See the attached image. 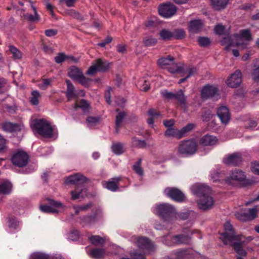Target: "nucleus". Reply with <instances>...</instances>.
<instances>
[{"mask_svg":"<svg viewBox=\"0 0 259 259\" xmlns=\"http://www.w3.org/2000/svg\"><path fill=\"white\" fill-rule=\"evenodd\" d=\"M228 1L229 0H210L212 8L217 11L224 9L226 7Z\"/></svg>","mask_w":259,"mask_h":259,"instance_id":"obj_29","label":"nucleus"},{"mask_svg":"<svg viewBox=\"0 0 259 259\" xmlns=\"http://www.w3.org/2000/svg\"><path fill=\"white\" fill-rule=\"evenodd\" d=\"M248 216L250 220H252L257 217V206H255L252 208L248 209Z\"/></svg>","mask_w":259,"mask_h":259,"instance_id":"obj_56","label":"nucleus"},{"mask_svg":"<svg viewBox=\"0 0 259 259\" xmlns=\"http://www.w3.org/2000/svg\"><path fill=\"white\" fill-rule=\"evenodd\" d=\"M13 188L12 184L8 181L0 182V194L7 195L10 194Z\"/></svg>","mask_w":259,"mask_h":259,"instance_id":"obj_28","label":"nucleus"},{"mask_svg":"<svg viewBox=\"0 0 259 259\" xmlns=\"http://www.w3.org/2000/svg\"><path fill=\"white\" fill-rule=\"evenodd\" d=\"M57 64H61L66 60V55L64 53H60L54 58Z\"/></svg>","mask_w":259,"mask_h":259,"instance_id":"obj_53","label":"nucleus"},{"mask_svg":"<svg viewBox=\"0 0 259 259\" xmlns=\"http://www.w3.org/2000/svg\"><path fill=\"white\" fill-rule=\"evenodd\" d=\"M232 181L241 184L243 186H247L250 184L249 181L246 179L245 172L239 169L232 170L230 173L229 177L226 179V182L228 184H231Z\"/></svg>","mask_w":259,"mask_h":259,"instance_id":"obj_3","label":"nucleus"},{"mask_svg":"<svg viewBox=\"0 0 259 259\" xmlns=\"http://www.w3.org/2000/svg\"><path fill=\"white\" fill-rule=\"evenodd\" d=\"M102 217V212L100 208H96L93 215H87L82 217L81 221L86 224H91L95 223L98 219Z\"/></svg>","mask_w":259,"mask_h":259,"instance_id":"obj_17","label":"nucleus"},{"mask_svg":"<svg viewBox=\"0 0 259 259\" xmlns=\"http://www.w3.org/2000/svg\"><path fill=\"white\" fill-rule=\"evenodd\" d=\"M175 100L178 103L182 106L186 111L187 109V97L185 95L184 91L182 89L179 90L175 93Z\"/></svg>","mask_w":259,"mask_h":259,"instance_id":"obj_23","label":"nucleus"},{"mask_svg":"<svg viewBox=\"0 0 259 259\" xmlns=\"http://www.w3.org/2000/svg\"><path fill=\"white\" fill-rule=\"evenodd\" d=\"M9 51L12 55V59L14 60H20L22 58V53L16 47L13 45H9Z\"/></svg>","mask_w":259,"mask_h":259,"instance_id":"obj_32","label":"nucleus"},{"mask_svg":"<svg viewBox=\"0 0 259 259\" xmlns=\"http://www.w3.org/2000/svg\"><path fill=\"white\" fill-rule=\"evenodd\" d=\"M126 114L124 112H120L116 117L115 124L117 126H121L123 118H124Z\"/></svg>","mask_w":259,"mask_h":259,"instance_id":"obj_55","label":"nucleus"},{"mask_svg":"<svg viewBox=\"0 0 259 259\" xmlns=\"http://www.w3.org/2000/svg\"><path fill=\"white\" fill-rule=\"evenodd\" d=\"M235 216L238 220L242 222L251 221L249 216H248V213L246 212H238L235 213Z\"/></svg>","mask_w":259,"mask_h":259,"instance_id":"obj_51","label":"nucleus"},{"mask_svg":"<svg viewBox=\"0 0 259 259\" xmlns=\"http://www.w3.org/2000/svg\"><path fill=\"white\" fill-rule=\"evenodd\" d=\"M160 39L164 41L170 40L172 38V32L167 29H162L159 32Z\"/></svg>","mask_w":259,"mask_h":259,"instance_id":"obj_35","label":"nucleus"},{"mask_svg":"<svg viewBox=\"0 0 259 259\" xmlns=\"http://www.w3.org/2000/svg\"><path fill=\"white\" fill-rule=\"evenodd\" d=\"M162 96L163 98L168 100H175V93L172 92H168L167 90H165L161 92Z\"/></svg>","mask_w":259,"mask_h":259,"instance_id":"obj_57","label":"nucleus"},{"mask_svg":"<svg viewBox=\"0 0 259 259\" xmlns=\"http://www.w3.org/2000/svg\"><path fill=\"white\" fill-rule=\"evenodd\" d=\"M51 81V79H44L42 82L39 84V87L42 90H46L50 85Z\"/></svg>","mask_w":259,"mask_h":259,"instance_id":"obj_60","label":"nucleus"},{"mask_svg":"<svg viewBox=\"0 0 259 259\" xmlns=\"http://www.w3.org/2000/svg\"><path fill=\"white\" fill-rule=\"evenodd\" d=\"M191 191L194 195L200 198L208 196L211 193V189L208 186L202 185H195L193 186Z\"/></svg>","mask_w":259,"mask_h":259,"instance_id":"obj_15","label":"nucleus"},{"mask_svg":"<svg viewBox=\"0 0 259 259\" xmlns=\"http://www.w3.org/2000/svg\"><path fill=\"white\" fill-rule=\"evenodd\" d=\"M233 246L235 252L239 255V256H246L247 252L245 250L242 246H240V244L238 243H233L230 244Z\"/></svg>","mask_w":259,"mask_h":259,"instance_id":"obj_38","label":"nucleus"},{"mask_svg":"<svg viewBox=\"0 0 259 259\" xmlns=\"http://www.w3.org/2000/svg\"><path fill=\"white\" fill-rule=\"evenodd\" d=\"M7 142L6 139L0 135V152H5L7 150Z\"/></svg>","mask_w":259,"mask_h":259,"instance_id":"obj_54","label":"nucleus"},{"mask_svg":"<svg viewBox=\"0 0 259 259\" xmlns=\"http://www.w3.org/2000/svg\"><path fill=\"white\" fill-rule=\"evenodd\" d=\"M164 193L172 200L177 202L185 201V194L179 189L175 187H168L164 190Z\"/></svg>","mask_w":259,"mask_h":259,"instance_id":"obj_5","label":"nucleus"},{"mask_svg":"<svg viewBox=\"0 0 259 259\" xmlns=\"http://www.w3.org/2000/svg\"><path fill=\"white\" fill-rule=\"evenodd\" d=\"M203 26L201 20H194L190 22L188 29L191 33H197L201 30Z\"/></svg>","mask_w":259,"mask_h":259,"instance_id":"obj_26","label":"nucleus"},{"mask_svg":"<svg viewBox=\"0 0 259 259\" xmlns=\"http://www.w3.org/2000/svg\"><path fill=\"white\" fill-rule=\"evenodd\" d=\"M82 73V71L74 66L70 67L68 71V76L74 80H77Z\"/></svg>","mask_w":259,"mask_h":259,"instance_id":"obj_31","label":"nucleus"},{"mask_svg":"<svg viewBox=\"0 0 259 259\" xmlns=\"http://www.w3.org/2000/svg\"><path fill=\"white\" fill-rule=\"evenodd\" d=\"M31 259H50V256L46 254L37 253L32 255Z\"/></svg>","mask_w":259,"mask_h":259,"instance_id":"obj_59","label":"nucleus"},{"mask_svg":"<svg viewBox=\"0 0 259 259\" xmlns=\"http://www.w3.org/2000/svg\"><path fill=\"white\" fill-rule=\"evenodd\" d=\"M242 235H236L234 236V238H232V240H230L229 241V243H230V244H233V243H238L240 244V246H242L243 245L246 243L245 240L242 241Z\"/></svg>","mask_w":259,"mask_h":259,"instance_id":"obj_49","label":"nucleus"},{"mask_svg":"<svg viewBox=\"0 0 259 259\" xmlns=\"http://www.w3.org/2000/svg\"><path fill=\"white\" fill-rule=\"evenodd\" d=\"M132 145L134 147L144 148L146 146V143L144 140H141L134 137L132 138Z\"/></svg>","mask_w":259,"mask_h":259,"instance_id":"obj_39","label":"nucleus"},{"mask_svg":"<svg viewBox=\"0 0 259 259\" xmlns=\"http://www.w3.org/2000/svg\"><path fill=\"white\" fill-rule=\"evenodd\" d=\"M178 259H189L192 255L188 250H181L176 253Z\"/></svg>","mask_w":259,"mask_h":259,"instance_id":"obj_41","label":"nucleus"},{"mask_svg":"<svg viewBox=\"0 0 259 259\" xmlns=\"http://www.w3.org/2000/svg\"><path fill=\"white\" fill-rule=\"evenodd\" d=\"M76 80H78V82L82 85L88 87L89 85V82L91 79L87 78L83 75V73H82Z\"/></svg>","mask_w":259,"mask_h":259,"instance_id":"obj_52","label":"nucleus"},{"mask_svg":"<svg viewBox=\"0 0 259 259\" xmlns=\"http://www.w3.org/2000/svg\"><path fill=\"white\" fill-rule=\"evenodd\" d=\"M174 60V57L168 55L166 57H162L159 59L157 61V63L160 67L164 68L167 65L172 64Z\"/></svg>","mask_w":259,"mask_h":259,"instance_id":"obj_30","label":"nucleus"},{"mask_svg":"<svg viewBox=\"0 0 259 259\" xmlns=\"http://www.w3.org/2000/svg\"><path fill=\"white\" fill-rule=\"evenodd\" d=\"M142 160L141 158H139L133 166V170L140 176H142L144 174V170L141 167Z\"/></svg>","mask_w":259,"mask_h":259,"instance_id":"obj_42","label":"nucleus"},{"mask_svg":"<svg viewBox=\"0 0 259 259\" xmlns=\"http://www.w3.org/2000/svg\"><path fill=\"white\" fill-rule=\"evenodd\" d=\"M132 259H145L144 254L140 253L137 251L131 253Z\"/></svg>","mask_w":259,"mask_h":259,"instance_id":"obj_63","label":"nucleus"},{"mask_svg":"<svg viewBox=\"0 0 259 259\" xmlns=\"http://www.w3.org/2000/svg\"><path fill=\"white\" fill-rule=\"evenodd\" d=\"M105 254V250L102 248H96L91 251V254L95 259L102 258Z\"/></svg>","mask_w":259,"mask_h":259,"instance_id":"obj_43","label":"nucleus"},{"mask_svg":"<svg viewBox=\"0 0 259 259\" xmlns=\"http://www.w3.org/2000/svg\"><path fill=\"white\" fill-rule=\"evenodd\" d=\"M235 37L237 38V41H239L240 42H243L241 40L242 37L245 38L247 40H250L251 39L250 31L247 29L242 30L240 33V36L236 34Z\"/></svg>","mask_w":259,"mask_h":259,"instance_id":"obj_36","label":"nucleus"},{"mask_svg":"<svg viewBox=\"0 0 259 259\" xmlns=\"http://www.w3.org/2000/svg\"><path fill=\"white\" fill-rule=\"evenodd\" d=\"M33 127L37 132L43 137L50 138L53 137V128L50 123L45 119L35 120Z\"/></svg>","mask_w":259,"mask_h":259,"instance_id":"obj_1","label":"nucleus"},{"mask_svg":"<svg viewBox=\"0 0 259 259\" xmlns=\"http://www.w3.org/2000/svg\"><path fill=\"white\" fill-rule=\"evenodd\" d=\"M39 97V93L37 91H34L31 93V96L29 98V101L32 105H37L39 103L38 98Z\"/></svg>","mask_w":259,"mask_h":259,"instance_id":"obj_46","label":"nucleus"},{"mask_svg":"<svg viewBox=\"0 0 259 259\" xmlns=\"http://www.w3.org/2000/svg\"><path fill=\"white\" fill-rule=\"evenodd\" d=\"M121 179L120 177L113 178L103 183V186L111 191H116L119 189V182Z\"/></svg>","mask_w":259,"mask_h":259,"instance_id":"obj_21","label":"nucleus"},{"mask_svg":"<svg viewBox=\"0 0 259 259\" xmlns=\"http://www.w3.org/2000/svg\"><path fill=\"white\" fill-rule=\"evenodd\" d=\"M66 82L67 85L66 96L68 101H70L73 98H76L77 95L75 93V88L69 80H66Z\"/></svg>","mask_w":259,"mask_h":259,"instance_id":"obj_27","label":"nucleus"},{"mask_svg":"<svg viewBox=\"0 0 259 259\" xmlns=\"http://www.w3.org/2000/svg\"><path fill=\"white\" fill-rule=\"evenodd\" d=\"M138 86L141 90L147 92L150 89V84L146 80L142 79L138 81Z\"/></svg>","mask_w":259,"mask_h":259,"instance_id":"obj_50","label":"nucleus"},{"mask_svg":"<svg viewBox=\"0 0 259 259\" xmlns=\"http://www.w3.org/2000/svg\"><path fill=\"white\" fill-rule=\"evenodd\" d=\"M203 121H208L212 117V115L210 111H206L203 113L201 116Z\"/></svg>","mask_w":259,"mask_h":259,"instance_id":"obj_62","label":"nucleus"},{"mask_svg":"<svg viewBox=\"0 0 259 259\" xmlns=\"http://www.w3.org/2000/svg\"><path fill=\"white\" fill-rule=\"evenodd\" d=\"M201 97L203 99L212 98H218L219 96L218 89L212 85H206L204 86L201 93Z\"/></svg>","mask_w":259,"mask_h":259,"instance_id":"obj_13","label":"nucleus"},{"mask_svg":"<svg viewBox=\"0 0 259 259\" xmlns=\"http://www.w3.org/2000/svg\"><path fill=\"white\" fill-rule=\"evenodd\" d=\"M194 127V124L192 123H189L183 127L181 130H180L181 133L182 134V137L185 133L191 131Z\"/></svg>","mask_w":259,"mask_h":259,"instance_id":"obj_58","label":"nucleus"},{"mask_svg":"<svg viewBox=\"0 0 259 259\" xmlns=\"http://www.w3.org/2000/svg\"><path fill=\"white\" fill-rule=\"evenodd\" d=\"M113 152L117 155H120L123 153V145L120 143L114 144L112 146Z\"/></svg>","mask_w":259,"mask_h":259,"instance_id":"obj_48","label":"nucleus"},{"mask_svg":"<svg viewBox=\"0 0 259 259\" xmlns=\"http://www.w3.org/2000/svg\"><path fill=\"white\" fill-rule=\"evenodd\" d=\"M218 142L217 137L206 134L200 139V144L205 146H211L215 145Z\"/></svg>","mask_w":259,"mask_h":259,"instance_id":"obj_24","label":"nucleus"},{"mask_svg":"<svg viewBox=\"0 0 259 259\" xmlns=\"http://www.w3.org/2000/svg\"><path fill=\"white\" fill-rule=\"evenodd\" d=\"M168 71L172 73H180L183 71V68L181 66H178L177 65H175L172 67H169L168 68Z\"/></svg>","mask_w":259,"mask_h":259,"instance_id":"obj_61","label":"nucleus"},{"mask_svg":"<svg viewBox=\"0 0 259 259\" xmlns=\"http://www.w3.org/2000/svg\"><path fill=\"white\" fill-rule=\"evenodd\" d=\"M49 205H41L39 208L41 211L47 213H58V210L56 208H61L63 207V204L59 201H56L52 199H47Z\"/></svg>","mask_w":259,"mask_h":259,"instance_id":"obj_10","label":"nucleus"},{"mask_svg":"<svg viewBox=\"0 0 259 259\" xmlns=\"http://www.w3.org/2000/svg\"><path fill=\"white\" fill-rule=\"evenodd\" d=\"M251 168L253 173L259 175V162L255 161L252 163Z\"/></svg>","mask_w":259,"mask_h":259,"instance_id":"obj_64","label":"nucleus"},{"mask_svg":"<svg viewBox=\"0 0 259 259\" xmlns=\"http://www.w3.org/2000/svg\"><path fill=\"white\" fill-rule=\"evenodd\" d=\"M137 246L141 249L146 250L149 252H154L155 246L152 241L147 237H139L136 242Z\"/></svg>","mask_w":259,"mask_h":259,"instance_id":"obj_11","label":"nucleus"},{"mask_svg":"<svg viewBox=\"0 0 259 259\" xmlns=\"http://www.w3.org/2000/svg\"><path fill=\"white\" fill-rule=\"evenodd\" d=\"M221 44L222 46L227 45L225 48V49L226 51H229L231 46H237L240 47L242 49H244L246 48V44L244 42H240L239 41H236L235 44L234 45L232 40L229 36L223 37L221 40Z\"/></svg>","mask_w":259,"mask_h":259,"instance_id":"obj_20","label":"nucleus"},{"mask_svg":"<svg viewBox=\"0 0 259 259\" xmlns=\"http://www.w3.org/2000/svg\"><path fill=\"white\" fill-rule=\"evenodd\" d=\"M214 201L212 197L209 195L200 198L198 205L199 208L203 210H206L212 208Z\"/></svg>","mask_w":259,"mask_h":259,"instance_id":"obj_19","label":"nucleus"},{"mask_svg":"<svg viewBox=\"0 0 259 259\" xmlns=\"http://www.w3.org/2000/svg\"><path fill=\"white\" fill-rule=\"evenodd\" d=\"M88 179L80 174H76L69 176L65 180L66 184H74L76 187H81L82 185L88 182Z\"/></svg>","mask_w":259,"mask_h":259,"instance_id":"obj_14","label":"nucleus"},{"mask_svg":"<svg viewBox=\"0 0 259 259\" xmlns=\"http://www.w3.org/2000/svg\"><path fill=\"white\" fill-rule=\"evenodd\" d=\"M242 161V155L238 152L230 154L223 159V162L228 166H238L241 163Z\"/></svg>","mask_w":259,"mask_h":259,"instance_id":"obj_12","label":"nucleus"},{"mask_svg":"<svg viewBox=\"0 0 259 259\" xmlns=\"http://www.w3.org/2000/svg\"><path fill=\"white\" fill-rule=\"evenodd\" d=\"M32 8L34 11V16L27 13L24 15L25 18L31 22L39 20L40 18L37 13L36 8L33 5H32Z\"/></svg>","mask_w":259,"mask_h":259,"instance_id":"obj_45","label":"nucleus"},{"mask_svg":"<svg viewBox=\"0 0 259 259\" xmlns=\"http://www.w3.org/2000/svg\"><path fill=\"white\" fill-rule=\"evenodd\" d=\"M28 159V155L25 152L18 151L13 155L12 162L14 165L22 167L27 165Z\"/></svg>","mask_w":259,"mask_h":259,"instance_id":"obj_8","label":"nucleus"},{"mask_svg":"<svg viewBox=\"0 0 259 259\" xmlns=\"http://www.w3.org/2000/svg\"><path fill=\"white\" fill-rule=\"evenodd\" d=\"M217 115L222 123L227 124L230 119V114L228 108L226 106H222L218 108Z\"/></svg>","mask_w":259,"mask_h":259,"instance_id":"obj_18","label":"nucleus"},{"mask_svg":"<svg viewBox=\"0 0 259 259\" xmlns=\"http://www.w3.org/2000/svg\"><path fill=\"white\" fill-rule=\"evenodd\" d=\"M172 38L176 39H182L186 36V32L183 29H175L172 32Z\"/></svg>","mask_w":259,"mask_h":259,"instance_id":"obj_40","label":"nucleus"},{"mask_svg":"<svg viewBox=\"0 0 259 259\" xmlns=\"http://www.w3.org/2000/svg\"><path fill=\"white\" fill-rule=\"evenodd\" d=\"M242 81V73L240 70H236L227 80V84L231 88L238 87Z\"/></svg>","mask_w":259,"mask_h":259,"instance_id":"obj_16","label":"nucleus"},{"mask_svg":"<svg viewBox=\"0 0 259 259\" xmlns=\"http://www.w3.org/2000/svg\"><path fill=\"white\" fill-rule=\"evenodd\" d=\"M158 212L165 220L172 217L175 213V208L171 204L163 203L157 206Z\"/></svg>","mask_w":259,"mask_h":259,"instance_id":"obj_9","label":"nucleus"},{"mask_svg":"<svg viewBox=\"0 0 259 259\" xmlns=\"http://www.w3.org/2000/svg\"><path fill=\"white\" fill-rule=\"evenodd\" d=\"M174 239L176 240V242L178 244H190L191 242V237L188 235L181 234L175 235L173 237Z\"/></svg>","mask_w":259,"mask_h":259,"instance_id":"obj_34","label":"nucleus"},{"mask_svg":"<svg viewBox=\"0 0 259 259\" xmlns=\"http://www.w3.org/2000/svg\"><path fill=\"white\" fill-rule=\"evenodd\" d=\"M87 190L85 188L81 187H76L74 190L70 191L71 200H74L80 197H83L87 196Z\"/></svg>","mask_w":259,"mask_h":259,"instance_id":"obj_25","label":"nucleus"},{"mask_svg":"<svg viewBox=\"0 0 259 259\" xmlns=\"http://www.w3.org/2000/svg\"><path fill=\"white\" fill-rule=\"evenodd\" d=\"M89 239L92 244L96 246L103 244L105 242L103 238L98 235L92 236Z\"/></svg>","mask_w":259,"mask_h":259,"instance_id":"obj_44","label":"nucleus"},{"mask_svg":"<svg viewBox=\"0 0 259 259\" xmlns=\"http://www.w3.org/2000/svg\"><path fill=\"white\" fill-rule=\"evenodd\" d=\"M198 149L197 143L193 140L181 141L178 147V152L182 155H192Z\"/></svg>","mask_w":259,"mask_h":259,"instance_id":"obj_2","label":"nucleus"},{"mask_svg":"<svg viewBox=\"0 0 259 259\" xmlns=\"http://www.w3.org/2000/svg\"><path fill=\"white\" fill-rule=\"evenodd\" d=\"M224 232L221 234L220 239L223 241L224 244H229V241L232 240L236 235L234 230L230 222H226L224 225Z\"/></svg>","mask_w":259,"mask_h":259,"instance_id":"obj_7","label":"nucleus"},{"mask_svg":"<svg viewBox=\"0 0 259 259\" xmlns=\"http://www.w3.org/2000/svg\"><path fill=\"white\" fill-rule=\"evenodd\" d=\"M143 42L145 47H152L157 43V39L152 36H148L143 38Z\"/></svg>","mask_w":259,"mask_h":259,"instance_id":"obj_37","label":"nucleus"},{"mask_svg":"<svg viewBox=\"0 0 259 259\" xmlns=\"http://www.w3.org/2000/svg\"><path fill=\"white\" fill-rule=\"evenodd\" d=\"M2 128L5 132L12 133L21 131V125L17 123L5 122L1 124Z\"/></svg>","mask_w":259,"mask_h":259,"instance_id":"obj_22","label":"nucleus"},{"mask_svg":"<svg viewBox=\"0 0 259 259\" xmlns=\"http://www.w3.org/2000/svg\"><path fill=\"white\" fill-rule=\"evenodd\" d=\"M109 68V62L102 59L95 60L87 71V74L94 75L97 72H105Z\"/></svg>","mask_w":259,"mask_h":259,"instance_id":"obj_4","label":"nucleus"},{"mask_svg":"<svg viewBox=\"0 0 259 259\" xmlns=\"http://www.w3.org/2000/svg\"><path fill=\"white\" fill-rule=\"evenodd\" d=\"M158 10L160 15L164 18H169L176 14L177 8L172 3H167L160 4Z\"/></svg>","mask_w":259,"mask_h":259,"instance_id":"obj_6","label":"nucleus"},{"mask_svg":"<svg viewBox=\"0 0 259 259\" xmlns=\"http://www.w3.org/2000/svg\"><path fill=\"white\" fill-rule=\"evenodd\" d=\"M164 135L167 137H172L178 139L182 138V134L181 133L180 130L179 131L172 127L168 128L165 132Z\"/></svg>","mask_w":259,"mask_h":259,"instance_id":"obj_33","label":"nucleus"},{"mask_svg":"<svg viewBox=\"0 0 259 259\" xmlns=\"http://www.w3.org/2000/svg\"><path fill=\"white\" fill-rule=\"evenodd\" d=\"M198 42L201 47L204 48L209 46L211 43L210 39L207 37H199Z\"/></svg>","mask_w":259,"mask_h":259,"instance_id":"obj_47","label":"nucleus"}]
</instances>
